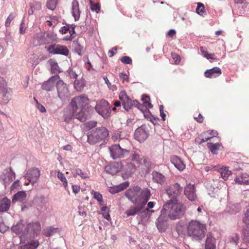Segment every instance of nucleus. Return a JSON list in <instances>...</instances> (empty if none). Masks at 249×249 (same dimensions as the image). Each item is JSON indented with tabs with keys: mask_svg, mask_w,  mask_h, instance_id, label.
<instances>
[{
	"mask_svg": "<svg viewBox=\"0 0 249 249\" xmlns=\"http://www.w3.org/2000/svg\"><path fill=\"white\" fill-rule=\"evenodd\" d=\"M154 203L153 202L150 201V202H148L147 208L145 209L144 212H146L147 213H153L154 212V210H149V209L153 208L154 207Z\"/></svg>",
	"mask_w": 249,
	"mask_h": 249,
	"instance_id": "nucleus-53",
	"label": "nucleus"
},
{
	"mask_svg": "<svg viewBox=\"0 0 249 249\" xmlns=\"http://www.w3.org/2000/svg\"><path fill=\"white\" fill-rule=\"evenodd\" d=\"M129 185L128 182L126 181L122 184H120L119 186L114 187H111L109 189V192L112 194L117 193L121 191L124 190Z\"/></svg>",
	"mask_w": 249,
	"mask_h": 249,
	"instance_id": "nucleus-34",
	"label": "nucleus"
},
{
	"mask_svg": "<svg viewBox=\"0 0 249 249\" xmlns=\"http://www.w3.org/2000/svg\"><path fill=\"white\" fill-rule=\"evenodd\" d=\"M93 197L99 202H102V196L100 193L96 192H94Z\"/></svg>",
	"mask_w": 249,
	"mask_h": 249,
	"instance_id": "nucleus-60",
	"label": "nucleus"
},
{
	"mask_svg": "<svg viewBox=\"0 0 249 249\" xmlns=\"http://www.w3.org/2000/svg\"><path fill=\"white\" fill-rule=\"evenodd\" d=\"M1 92L2 93V101L3 103L6 104L10 100V96H9L8 95H7V94H8L7 89H2V90H1Z\"/></svg>",
	"mask_w": 249,
	"mask_h": 249,
	"instance_id": "nucleus-41",
	"label": "nucleus"
},
{
	"mask_svg": "<svg viewBox=\"0 0 249 249\" xmlns=\"http://www.w3.org/2000/svg\"><path fill=\"white\" fill-rule=\"evenodd\" d=\"M121 61L125 64H130L132 62L131 58L127 56H124L121 57Z\"/></svg>",
	"mask_w": 249,
	"mask_h": 249,
	"instance_id": "nucleus-51",
	"label": "nucleus"
},
{
	"mask_svg": "<svg viewBox=\"0 0 249 249\" xmlns=\"http://www.w3.org/2000/svg\"><path fill=\"white\" fill-rule=\"evenodd\" d=\"M212 169L213 170L218 171L220 173L222 178H223L225 180L228 179L231 173V171L229 170L226 167L219 168L218 166H211L208 167V170Z\"/></svg>",
	"mask_w": 249,
	"mask_h": 249,
	"instance_id": "nucleus-21",
	"label": "nucleus"
},
{
	"mask_svg": "<svg viewBox=\"0 0 249 249\" xmlns=\"http://www.w3.org/2000/svg\"><path fill=\"white\" fill-rule=\"evenodd\" d=\"M206 225L196 220H191L187 227V233L193 240H201L205 236Z\"/></svg>",
	"mask_w": 249,
	"mask_h": 249,
	"instance_id": "nucleus-3",
	"label": "nucleus"
},
{
	"mask_svg": "<svg viewBox=\"0 0 249 249\" xmlns=\"http://www.w3.org/2000/svg\"><path fill=\"white\" fill-rule=\"evenodd\" d=\"M110 157L113 160L124 158L129 154V150L123 148L120 145L114 144L109 147Z\"/></svg>",
	"mask_w": 249,
	"mask_h": 249,
	"instance_id": "nucleus-6",
	"label": "nucleus"
},
{
	"mask_svg": "<svg viewBox=\"0 0 249 249\" xmlns=\"http://www.w3.org/2000/svg\"><path fill=\"white\" fill-rule=\"evenodd\" d=\"M71 14L75 21L79 19L81 11L79 9V3L77 0H73L71 2Z\"/></svg>",
	"mask_w": 249,
	"mask_h": 249,
	"instance_id": "nucleus-23",
	"label": "nucleus"
},
{
	"mask_svg": "<svg viewBox=\"0 0 249 249\" xmlns=\"http://www.w3.org/2000/svg\"><path fill=\"white\" fill-rule=\"evenodd\" d=\"M151 192L147 188L142 189L138 186L128 189L125 196L133 203L144 206L151 196Z\"/></svg>",
	"mask_w": 249,
	"mask_h": 249,
	"instance_id": "nucleus-1",
	"label": "nucleus"
},
{
	"mask_svg": "<svg viewBox=\"0 0 249 249\" xmlns=\"http://www.w3.org/2000/svg\"><path fill=\"white\" fill-rule=\"evenodd\" d=\"M3 89H7L6 82L2 77H0V89L2 90Z\"/></svg>",
	"mask_w": 249,
	"mask_h": 249,
	"instance_id": "nucleus-57",
	"label": "nucleus"
},
{
	"mask_svg": "<svg viewBox=\"0 0 249 249\" xmlns=\"http://www.w3.org/2000/svg\"><path fill=\"white\" fill-rule=\"evenodd\" d=\"M59 79L60 77L57 74L52 76L47 81L42 83V89L47 91L53 90L55 86L56 87V83Z\"/></svg>",
	"mask_w": 249,
	"mask_h": 249,
	"instance_id": "nucleus-14",
	"label": "nucleus"
},
{
	"mask_svg": "<svg viewBox=\"0 0 249 249\" xmlns=\"http://www.w3.org/2000/svg\"><path fill=\"white\" fill-rule=\"evenodd\" d=\"M136 205V206L130 207L125 211L127 216H134L140 212L142 213V210L144 206L140 204Z\"/></svg>",
	"mask_w": 249,
	"mask_h": 249,
	"instance_id": "nucleus-29",
	"label": "nucleus"
},
{
	"mask_svg": "<svg viewBox=\"0 0 249 249\" xmlns=\"http://www.w3.org/2000/svg\"><path fill=\"white\" fill-rule=\"evenodd\" d=\"M75 88L77 90H81L84 87V84L83 82H79L75 81L74 82Z\"/></svg>",
	"mask_w": 249,
	"mask_h": 249,
	"instance_id": "nucleus-52",
	"label": "nucleus"
},
{
	"mask_svg": "<svg viewBox=\"0 0 249 249\" xmlns=\"http://www.w3.org/2000/svg\"><path fill=\"white\" fill-rule=\"evenodd\" d=\"M234 181L240 185L249 184V176L247 174H242L234 179Z\"/></svg>",
	"mask_w": 249,
	"mask_h": 249,
	"instance_id": "nucleus-30",
	"label": "nucleus"
},
{
	"mask_svg": "<svg viewBox=\"0 0 249 249\" xmlns=\"http://www.w3.org/2000/svg\"><path fill=\"white\" fill-rule=\"evenodd\" d=\"M57 178L63 182L64 187L66 188L68 185V182L64 174L58 171L57 173Z\"/></svg>",
	"mask_w": 249,
	"mask_h": 249,
	"instance_id": "nucleus-43",
	"label": "nucleus"
},
{
	"mask_svg": "<svg viewBox=\"0 0 249 249\" xmlns=\"http://www.w3.org/2000/svg\"><path fill=\"white\" fill-rule=\"evenodd\" d=\"M161 214L157 219L156 222V226L160 231H165L166 227V223L168 220V217L165 212H162V209L161 210Z\"/></svg>",
	"mask_w": 249,
	"mask_h": 249,
	"instance_id": "nucleus-17",
	"label": "nucleus"
},
{
	"mask_svg": "<svg viewBox=\"0 0 249 249\" xmlns=\"http://www.w3.org/2000/svg\"><path fill=\"white\" fill-rule=\"evenodd\" d=\"M239 240V236L235 234L230 238V242L234 245L237 246L238 244Z\"/></svg>",
	"mask_w": 249,
	"mask_h": 249,
	"instance_id": "nucleus-48",
	"label": "nucleus"
},
{
	"mask_svg": "<svg viewBox=\"0 0 249 249\" xmlns=\"http://www.w3.org/2000/svg\"><path fill=\"white\" fill-rule=\"evenodd\" d=\"M206 134H204V133L200 135L199 137L198 138V139L201 140L200 142H205L207 141L208 140L211 139V138H213V137H204V136L206 135Z\"/></svg>",
	"mask_w": 249,
	"mask_h": 249,
	"instance_id": "nucleus-58",
	"label": "nucleus"
},
{
	"mask_svg": "<svg viewBox=\"0 0 249 249\" xmlns=\"http://www.w3.org/2000/svg\"><path fill=\"white\" fill-rule=\"evenodd\" d=\"M135 139L142 142H144L148 137L147 127L145 125H142L138 127L134 133Z\"/></svg>",
	"mask_w": 249,
	"mask_h": 249,
	"instance_id": "nucleus-15",
	"label": "nucleus"
},
{
	"mask_svg": "<svg viewBox=\"0 0 249 249\" xmlns=\"http://www.w3.org/2000/svg\"><path fill=\"white\" fill-rule=\"evenodd\" d=\"M221 74V69L218 67H214L207 70L204 73V75L206 77L213 78L219 76Z\"/></svg>",
	"mask_w": 249,
	"mask_h": 249,
	"instance_id": "nucleus-26",
	"label": "nucleus"
},
{
	"mask_svg": "<svg viewBox=\"0 0 249 249\" xmlns=\"http://www.w3.org/2000/svg\"><path fill=\"white\" fill-rule=\"evenodd\" d=\"M244 222L249 226V208L247 210L243 218Z\"/></svg>",
	"mask_w": 249,
	"mask_h": 249,
	"instance_id": "nucleus-54",
	"label": "nucleus"
},
{
	"mask_svg": "<svg viewBox=\"0 0 249 249\" xmlns=\"http://www.w3.org/2000/svg\"><path fill=\"white\" fill-rule=\"evenodd\" d=\"M141 164L142 166H143V168L145 169L146 173H149L153 166L152 162L147 158L145 157L142 158L141 160Z\"/></svg>",
	"mask_w": 249,
	"mask_h": 249,
	"instance_id": "nucleus-31",
	"label": "nucleus"
},
{
	"mask_svg": "<svg viewBox=\"0 0 249 249\" xmlns=\"http://www.w3.org/2000/svg\"><path fill=\"white\" fill-rule=\"evenodd\" d=\"M231 207L232 208V210L231 212V213H236L240 210V207L238 205L237 206L232 205Z\"/></svg>",
	"mask_w": 249,
	"mask_h": 249,
	"instance_id": "nucleus-63",
	"label": "nucleus"
},
{
	"mask_svg": "<svg viewBox=\"0 0 249 249\" xmlns=\"http://www.w3.org/2000/svg\"><path fill=\"white\" fill-rule=\"evenodd\" d=\"M47 203V201L43 195L36 196L33 200L34 206L39 211L46 208Z\"/></svg>",
	"mask_w": 249,
	"mask_h": 249,
	"instance_id": "nucleus-18",
	"label": "nucleus"
},
{
	"mask_svg": "<svg viewBox=\"0 0 249 249\" xmlns=\"http://www.w3.org/2000/svg\"><path fill=\"white\" fill-rule=\"evenodd\" d=\"M51 69L52 73H55L60 71L58 70L59 66L56 61H52L51 62Z\"/></svg>",
	"mask_w": 249,
	"mask_h": 249,
	"instance_id": "nucleus-45",
	"label": "nucleus"
},
{
	"mask_svg": "<svg viewBox=\"0 0 249 249\" xmlns=\"http://www.w3.org/2000/svg\"><path fill=\"white\" fill-rule=\"evenodd\" d=\"M97 125V122L94 121H89L85 124L86 127L88 130L94 127H95Z\"/></svg>",
	"mask_w": 249,
	"mask_h": 249,
	"instance_id": "nucleus-50",
	"label": "nucleus"
},
{
	"mask_svg": "<svg viewBox=\"0 0 249 249\" xmlns=\"http://www.w3.org/2000/svg\"><path fill=\"white\" fill-rule=\"evenodd\" d=\"M34 99L36 101L37 109L41 112H45L46 111V110L45 107L42 105L38 103V101L36 100L35 98Z\"/></svg>",
	"mask_w": 249,
	"mask_h": 249,
	"instance_id": "nucleus-59",
	"label": "nucleus"
},
{
	"mask_svg": "<svg viewBox=\"0 0 249 249\" xmlns=\"http://www.w3.org/2000/svg\"><path fill=\"white\" fill-rule=\"evenodd\" d=\"M184 193L186 197L191 201H195L197 198L194 185H187L184 188Z\"/></svg>",
	"mask_w": 249,
	"mask_h": 249,
	"instance_id": "nucleus-19",
	"label": "nucleus"
},
{
	"mask_svg": "<svg viewBox=\"0 0 249 249\" xmlns=\"http://www.w3.org/2000/svg\"><path fill=\"white\" fill-rule=\"evenodd\" d=\"M121 168V165L118 163H114L108 164L105 167V171L107 173L114 175L118 173Z\"/></svg>",
	"mask_w": 249,
	"mask_h": 249,
	"instance_id": "nucleus-25",
	"label": "nucleus"
},
{
	"mask_svg": "<svg viewBox=\"0 0 249 249\" xmlns=\"http://www.w3.org/2000/svg\"><path fill=\"white\" fill-rule=\"evenodd\" d=\"M162 212L168 213V217L172 220L179 219L183 217L186 210V206L178 202V200H169L162 207Z\"/></svg>",
	"mask_w": 249,
	"mask_h": 249,
	"instance_id": "nucleus-2",
	"label": "nucleus"
},
{
	"mask_svg": "<svg viewBox=\"0 0 249 249\" xmlns=\"http://www.w3.org/2000/svg\"><path fill=\"white\" fill-rule=\"evenodd\" d=\"M88 117L89 115L86 109H72L71 113L65 114L64 121L68 123L72 118H75L82 122H84L88 119Z\"/></svg>",
	"mask_w": 249,
	"mask_h": 249,
	"instance_id": "nucleus-5",
	"label": "nucleus"
},
{
	"mask_svg": "<svg viewBox=\"0 0 249 249\" xmlns=\"http://www.w3.org/2000/svg\"><path fill=\"white\" fill-rule=\"evenodd\" d=\"M183 188L178 183L171 184L166 187L165 191L170 200H177L182 191Z\"/></svg>",
	"mask_w": 249,
	"mask_h": 249,
	"instance_id": "nucleus-7",
	"label": "nucleus"
},
{
	"mask_svg": "<svg viewBox=\"0 0 249 249\" xmlns=\"http://www.w3.org/2000/svg\"><path fill=\"white\" fill-rule=\"evenodd\" d=\"M95 110L99 114L104 118H107L111 111L110 107L108 103L105 100H102L97 102Z\"/></svg>",
	"mask_w": 249,
	"mask_h": 249,
	"instance_id": "nucleus-8",
	"label": "nucleus"
},
{
	"mask_svg": "<svg viewBox=\"0 0 249 249\" xmlns=\"http://www.w3.org/2000/svg\"><path fill=\"white\" fill-rule=\"evenodd\" d=\"M41 230L40 225L37 223H29L28 224L25 230L24 231V234L30 233L31 235L33 234V236L37 235Z\"/></svg>",
	"mask_w": 249,
	"mask_h": 249,
	"instance_id": "nucleus-20",
	"label": "nucleus"
},
{
	"mask_svg": "<svg viewBox=\"0 0 249 249\" xmlns=\"http://www.w3.org/2000/svg\"><path fill=\"white\" fill-rule=\"evenodd\" d=\"M11 205V201L7 197H4L0 201V212H6L9 210Z\"/></svg>",
	"mask_w": 249,
	"mask_h": 249,
	"instance_id": "nucleus-32",
	"label": "nucleus"
},
{
	"mask_svg": "<svg viewBox=\"0 0 249 249\" xmlns=\"http://www.w3.org/2000/svg\"><path fill=\"white\" fill-rule=\"evenodd\" d=\"M109 135L107 128L101 126L90 131L88 134L87 142L90 144H95L106 139Z\"/></svg>",
	"mask_w": 249,
	"mask_h": 249,
	"instance_id": "nucleus-4",
	"label": "nucleus"
},
{
	"mask_svg": "<svg viewBox=\"0 0 249 249\" xmlns=\"http://www.w3.org/2000/svg\"><path fill=\"white\" fill-rule=\"evenodd\" d=\"M136 171V166L132 163L129 162L126 165V174L130 176Z\"/></svg>",
	"mask_w": 249,
	"mask_h": 249,
	"instance_id": "nucleus-38",
	"label": "nucleus"
},
{
	"mask_svg": "<svg viewBox=\"0 0 249 249\" xmlns=\"http://www.w3.org/2000/svg\"><path fill=\"white\" fill-rule=\"evenodd\" d=\"M141 159H142L140 158L139 155L137 153L133 154L131 157L132 160L136 161L137 162H140V164Z\"/></svg>",
	"mask_w": 249,
	"mask_h": 249,
	"instance_id": "nucleus-56",
	"label": "nucleus"
},
{
	"mask_svg": "<svg viewBox=\"0 0 249 249\" xmlns=\"http://www.w3.org/2000/svg\"><path fill=\"white\" fill-rule=\"evenodd\" d=\"M57 231V229L53 227L47 228L45 231L44 234L46 237H50L53 235Z\"/></svg>",
	"mask_w": 249,
	"mask_h": 249,
	"instance_id": "nucleus-42",
	"label": "nucleus"
},
{
	"mask_svg": "<svg viewBox=\"0 0 249 249\" xmlns=\"http://www.w3.org/2000/svg\"><path fill=\"white\" fill-rule=\"evenodd\" d=\"M31 4L32 5H34L33 8H34V9H35L36 10H39L41 9V4L39 2L35 1L33 3H31Z\"/></svg>",
	"mask_w": 249,
	"mask_h": 249,
	"instance_id": "nucleus-61",
	"label": "nucleus"
},
{
	"mask_svg": "<svg viewBox=\"0 0 249 249\" xmlns=\"http://www.w3.org/2000/svg\"><path fill=\"white\" fill-rule=\"evenodd\" d=\"M14 16L13 14H10L9 16L6 19V20L5 21V25L6 27H8L10 25V23L11 21L14 19Z\"/></svg>",
	"mask_w": 249,
	"mask_h": 249,
	"instance_id": "nucleus-55",
	"label": "nucleus"
},
{
	"mask_svg": "<svg viewBox=\"0 0 249 249\" xmlns=\"http://www.w3.org/2000/svg\"><path fill=\"white\" fill-rule=\"evenodd\" d=\"M119 99L122 102L124 108L125 110H129L130 106H131V99L126 95L124 91H121L119 94Z\"/></svg>",
	"mask_w": 249,
	"mask_h": 249,
	"instance_id": "nucleus-24",
	"label": "nucleus"
},
{
	"mask_svg": "<svg viewBox=\"0 0 249 249\" xmlns=\"http://www.w3.org/2000/svg\"><path fill=\"white\" fill-rule=\"evenodd\" d=\"M52 36L49 34H37L35 36L33 43L36 46L50 43L52 42Z\"/></svg>",
	"mask_w": 249,
	"mask_h": 249,
	"instance_id": "nucleus-11",
	"label": "nucleus"
},
{
	"mask_svg": "<svg viewBox=\"0 0 249 249\" xmlns=\"http://www.w3.org/2000/svg\"><path fill=\"white\" fill-rule=\"evenodd\" d=\"M88 102V97L86 95H83L74 97L71 101V105L72 109H86Z\"/></svg>",
	"mask_w": 249,
	"mask_h": 249,
	"instance_id": "nucleus-10",
	"label": "nucleus"
},
{
	"mask_svg": "<svg viewBox=\"0 0 249 249\" xmlns=\"http://www.w3.org/2000/svg\"><path fill=\"white\" fill-rule=\"evenodd\" d=\"M215 239L211 233L207 234L205 249H216Z\"/></svg>",
	"mask_w": 249,
	"mask_h": 249,
	"instance_id": "nucleus-27",
	"label": "nucleus"
},
{
	"mask_svg": "<svg viewBox=\"0 0 249 249\" xmlns=\"http://www.w3.org/2000/svg\"><path fill=\"white\" fill-rule=\"evenodd\" d=\"M45 49L50 53L53 54H61L68 56L69 53V50L67 47L59 44H54L48 47Z\"/></svg>",
	"mask_w": 249,
	"mask_h": 249,
	"instance_id": "nucleus-9",
	"label": "nucleus"
},
{
	"mask_svg": "<svg viewBox=\"0 0 249 249\" xmlns=\"http://www.w3.org/2000/svg\"><path fill=\"white\" fill-rule=\"evenodd\" d=\"M142 100L143 101V104H144V106H145L146 107L151 108L153 107V105L147 100H149V97L147 95H143Z\"/></svg>",
	"mask_w": 249,
	"mask_h": 249,
	"instance_id": "nucleus-46",
	"label": "nucleus"
},
{
	"mask_svg": "<svg viewBox=\"0 0 249 249\" xmlns=\"http://www.w3.org/2000/svg\"><path fill=\"white\" fill-rule=\"evenodd\" d=\"M56 89L58 96L61 99H64L70 95V92L67 85L60 79L56 83Z\"/></svg>",
	"mask_w": 249,
	"mask_h": 249,
	"instance_id": "nucleus-13",
	"label": "nucleus"
},
{
	"mask_svg": "<svg viewBox=\"0 0 249 249\" xmlns=\"http://www.w3.org/2000/svg\"><path fill=\"white\" fill-rule=\"evenodd\" d=\"M57 0H48L47 2V7L48 9L53 10L56 7Z\"/></svg>",
	"mask_w": 249,
	"mask_h": 249,
	"instance_id": "nucleus-44",
	"label": "nucleus"
},
{
	"mask_svg": "<svg viewBox=\"0 0 249 249\" xmlns=\"http://www.w3.org/2000/svg\"><path fill=\"white\" fill-rule=\"evenodd\" d=\"M120 78L124 81H128V75L124 73H120L119 75Z\"/></svg>",
	"mask_w": 249,
	"mask_h": 249,
	"instance_id": "nucleus-62",
	"label": "nucleus"
},
{
	"mask_svg": "<svg viewBox=\"0 0 249 249\" xmlns=\"http://www.w3.org/2000/svg\"><path fill=\"white\" fill-rule=\"evenodd\" d=\"M79 176L82 178H86L88 177V174L84 171H83L80 169H76L75 171V173L73 174V177L76 178V176Z\"/></svg>",
	"mask_w": 249,
	"mask_h": 249,
	"instance_id": "nucleus-40",
	"label": "nucleus"
},
{
	"mask_svg": "<svg viewBox=\"0 0 249 249\" xmlns=\"http://www.w3.org/2000/svg\"><path fill=\"white\" fill-rule=\"evenodd\" d=\"M24 227L23 221H20L12 227V230L16 234H19L23 232Z\"/></svg>",
	"mask_w": 249,
	"mask_h": 249,
	"instance_id": "nucleus-36",
	"label": "nucleus"
},
{
	"mask_svg": "<svg viewBox=\"0 0 249 249\" xmlns=\"http://www.w3.org/2000/svg\"><path fill=\"white\" fill-rule=\"evenodd\" d=\"M60 32L62 34H66L67 33H69L70 36L65 37V40H71L73 37L72 35L75 33L74 31V27L72 25H66L63 27H61L60 29Z\"/></svg>",
	"mask_w": 249,
	"mask_h": 249,
	"instance_id": "nucleus-22",
	"label": "nucleus"
},
{
	"mask_svg": "<svg viewBox=\"0 0 249 249\" xmlns=\"http://www.w3.org/2000/svg\"><path fill=\"white\" fill-rule=\"evenodd\" d=\"M131 106H130L129 110L133 106L137 107L138 108L140 109V110H142L143 109V106L142 105H141L137 100H133L132 101L131 99Z\"/></svg>",
	"mask_w": 249,
	"mask_h": 249,
	"instance_id": "nucleus-49",
	"label": "nucleus"
},
{
	"mask_svg": "<svg viewBox=\"0 0 249 249\" xmlns=\"http://www.w3.org/2000/svg\"><path fill=\"white\" fill-rule=\"evenodd\" d=\"M38 246L39 242L37 240H33L21 246V249H36Z\"/></svg>",
	"mask_w": 249,
	"mask_h": 249,
	"instance_id": "nucleus-37",
	"label": "nucleus"
},
{
	"mask_svg": "<svg viewBox=\"0 0 249 249\" xmlns=\"http://www.w3.org/2000/svg\"><path fill=\"white\" fill-rule=\"evenodd\" d=\"M220 144L219 143L213 144L212 143H208V147L210 149L211 152L214 154L216 153L217 150L219 148Z\"/></svg>",
	"mask_w": 249,
	"mask_h": 249,
	"instance_id": "nucleus-39",
	"label": "nucleus"
},
{
	"mask_svg": "<svg viewBox=\"0 0 249 249\" xmlns=\"http://www.w3.org/2000/svg\"><path fill=\"white\" fill-rule=\"evenodd\" d=\"M40 175L39 169L37 168H33L27 171L25 177L33 185L39 178Z\"/></svg>",
	"mask_w": 249,
	"mask_h": 249,
	"instance_id": "nucleus-16",
	"label": "nucleus"
},
{
	"mask_svg": "<svg viewBox=\"0 0 249 249\" xmlns=\"http://www.w3.org/2000/svg\"><path fill=\"white\" fill-rule=\"evenodd\" d=\"M171 162L179 171H182L185 165L181 159L177 156H172L170 159Z\"/></svg>",
	"mask_w": 249,
	"mask_h": 249,
	"instance_id": "nucleus-28",
	"label": "nucleus"
},
{
	"mask_svg": "<svg viewBox=\"0 0 249 249\" xmlns=\"http://www.w3.org/2000/svg\"><path fill=\"white\" fill-rule=\"evenodd\" d=\"M26 197V194L24 191H19L13 197L12 202L22 201Z\"/></svg>",
	"mask_w": 249,
	"mask_h": 249,
	"instance_id": "nucleus-35",
	"label": "nucleus"
},
{
	"mask_svg": "<svg viewBox=\"0 0 249 249\" xmlns=\"http://www.w3.org/2000/svg\"><path fill=\"white\" fill-rule=\"evenodd\" d=\"M196 12L199 15L202 16L204 13V5L200 2L197 3V6L196 8Z\"/></svg>",
	"mask_w": 249,
	"mask_h": 249,
	"instance_id": "nucleus-47",
	"label": "nucleus"
},
{
	"mask_svg": "<svg viewBox=\"0 0 249 249\" xmlns=\"http://www.w3.org/2000/svg\"><path fill=\"white\" fill-rule=\"evenodd\" d=\"M152 175L153 181L158 183L162 184L165 180L164 176L157 171H153Z\"/></svg>",
	"mask_w": 249,
	"mask_h": 249,
	"instance_id": "nucleus-33",
	"label": "nucleus"
},
{
	"mask_svg": "<svg viewBox=\"0 0 249 249\" xmlns=\"http://www.w3.org/2000/svg\"><path fill=\"white\" fill-rule=\"evenodd\" d=\"M26 26L23 22H22L20 25L19 32L21 34H23L25 33Z\"/></svg>",
	"mask_w": 249,
	"mask_h": 249,
	"instance_id": "nucleus-64",
	"label": "nucleus"
},
{
	"mask_svg": "<svg viewBox=\"0 0 249 249\" xmlns=\"http://www.w3.org/2000/svg\"><path fill=\"white\" fill-rule=\"evenodd\" d=\"M15 178V173L11 167L5 169L0 176V178L3 181L5 186L9 185Z\"/></svg>",
	"mask_w": 249,
	"mask_h": 249,
	"instance_id": "nucleus-12",
	"label": "nucleus"
}]
</instances>
